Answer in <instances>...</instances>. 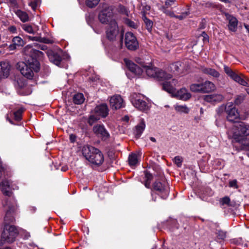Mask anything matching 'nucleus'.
Instances as JSON below:
<instances>
[{
  "label": "nucleus",
  "instance_id": "nucleus-1",
  "mask_svg": "<svg viewBox=\"0 0 249 249\" xmlns=\"http://www.w3.org/2000/svg\"><path fill=\"white\" fill-rule=\"evenodd\" d=\"M24 50L25 53L29 55L31 58L26 62L18 63V68L24 77L32 79L34 76V72H37L40 69L39 63L37 58L42 57L43 53L30 45L26 46Z\"/></svg>",
  "mask_w": 249,
  "mask_h": 249
},
{
  "label": "nucleus",
  "instance_id": "nucleus-2",
  "mask_svg": "<svg viewBox=\"0 0 249 249\" xmlns=\"http://www.w3.org/2000/svg\"><path fill=\"white\" fill-rule=\"evenodd\" d=\"M227 134L228 138L233 139L234 141H242L244 137L249 135V125L241 122L229 130Z\"/></svg>",
  "mask_w": 249,
  "mask_h": 249
},
{
  "label": "nucleus",
  "instance_id": "nucleus-3",
  "mask_svg": "<svg viewBox=\"0 0 249 249\" xmlns=\"http://www.w3.org/2000/svg\"><path fill=\"white\" fill-rule=\"evenodd\" d=\"M18 235V231L16 227L12 225L5 224L3 231L1 236L0 245L4 244L11 243L15 240Z\"/></svg>",
  "mask_w": 249,
  "mask_h": 249
},
{
  "label": "nucleus",
  "instance_id": "nucleus-4",
  "mask_svg": "<svg viewBox=\"0 0 249 249\" xmlns=\"http://www.w3.org/2000/svg\"><path fill=\"white\" fill-rule=\"evenodd\" d=\"M3 206L6 211L4 218V222L5 224L9 225V223H13L15 220L14 215L17 210V204L14 200H6L3 203Z\"/></svg>",
  "mask_w": 249,
  "mask_h": 249
},
{
  "label": "nucleus",
  "instance_id": "nucleus-5",
  "mask_svg": "<svg viewBox=\"0 0 249 249\" xmlns=\"http://www.w3.org/2000/svg\"><path fill=\"white\" fill-rule=\"evenodd\" d=\"M114 7L105 3L103 5V9L99 13L98 19L103 24H108L111 20H115L112 19L113 11Z\"/></svg>",
  "mask_w": 249,
  "mask_h": 249
},
{
  "label": "nucleus",
  "instance_id": "nucleus-6",
  "mask_svg": "<svg viewBox=\"0 0 249 249\" xmlns=\"http://www.w3.org/2000/svg\"><path fill=\"white\" fill-rule=\"evenodd\" d=\"M119 34V29L116 20H111L106 28V38L110 41L116 40Z\"/></svg>",
  "mask_w": 249,
  "mask_h": 249
},
{
  "label": "nucleus",
  "instance_id": "nucleus-7",
  "mask_svg": "<svg viewBox=\"0 0 249 249\" xmlns=\"http://www.w3.org/2000/svg\"><path fill=\"white\" fill-rule=\"evenodd\" d=\"M145 98L143 95L135 93L131 95V101L135 107L140 110L145 111L149 108Z\"/></svg>",
  "mask_w": 249,
  "mask_h": 249
},
{
  "label": "nucleus",
  "instance_id": "nucleus-8",
  "mask_svg": "<svg viewBox=\"0 0 249 249\" xmlns=\"http://www.w3.org/2000/svg\"><path fill=\"white\" fill-rule=\"evenodd\" d=\"M154 191L157 192V194L163 199L167 198L169 192L168 185L165 182L155 181L153 184L152 192ZM151 195L153 196V193H151Z\"/></svg>",
  "mask_w": 249,
  "mask_h": 249
},
{
  "label": "nucleus",
  "instance_id": "nucleus-9",
  "mask_svg": "<svg viewBox=\"0 0 249 249\" xmlns=\"http://www.w3.org/2000/svg\"><path fill=\"white\" fill-rule=\"evenodd\" d=\"M224 108L229 121L234 122L239 118V113L232 102L228 103Z\"/></svg>",
  "mask_w": 249,
  "mask_h": 249
},
{
  "label": "nucleus",
  "instance_id": "nucleus-10",
  "mask_svg": "<svg viewBox=\"0 0 249 249\" xmlns=\"http://www.w3.org/2000/svg\"><path fill=\"white\" fill-rule=\"evenodd\" d=\"M224 71L228 76L230 77L231 79H232L235 82L244 86H248V83L246 80L244 79L240 75H239L236 72L233 71L228 66L226 65H224Z\"/></svg>",
  "mask_w": 249,
  "mask_h": 249
},
{
  "label": "nucleus",
  "instance_id": "nucleus-11",
  "mask_svg": "<svg viewBox=\"0 0 249 249\" xmlns=\"http://www.w3.org/2000/svg\"><path fill=\"white\" fill-rule=\"evenodd\" d=\"M224 71L228 76L230 77L231 79H232L235 82L244 86H248V83L246 80L244 79L240 75H239L236 72L233 71L228 66L226 65H224Z\"/></svg>",
  "mask_w": 249,
  "mask_h": 249
},
{
  "label": "nucleus",
  "instance_id": "nucleus-12",
  "mask_svg": "<svg viewBox=\"0 0 249 249\" xmlns=\"http://www.w3.org/2000/svg\"><path fill=\"white\" fill-rule=\"evenodd\" d=\"M0 188L4 195L10 196L12 194V191L17 189L18 187L11 180L5 179L0 184Z\"/></svg>",
  "mask_w": 249,
  "mask_h": 249
},
{
  "label": "nucleus",
  "instance_id": "nucleus-13",
  "mask_svg": "<svg viewBox=\"0 0 249 249\" xmlns=\"http://www.w3.org/2000/svg\"><path fill=\"white\" fill-rule=\"evenodd\" d=\"M125 44L126 47L130 50H135L138 47V42L136 36L130 32L125 34Z\"/></svg>",
  "mask_w": 249,
  "mask_h": 249
},
{
  "label": "nucleus",
  "instance_id": "nucleus-14",
  "mask_svg": "<svg viewBox=\"0 0 249 249\" xmlns=\"http://www.w3.org/2000/svg\"><path fill=\"white\" fill-rule=\"evenodd\" d=\"M93 132L98 137L106 140L109 137V134L103 124H97L93 126Z\"/></svg>",
  "mask_w": 249,
  "mask_h": 249
},
{
  "label": "nucleus",
  "instance_id": "nucleus-15",
  "mask_svg": "<svg viewBox=\"0 0 249 249\" xmlns=\"http://www.w3.org/2000/svg\"><path fill=\"white\" fill-rule=\"evenodd\" d=\"M110 105L112 108L117 109L124 107V103L120 95H115L110 98Z\"/></svg>",
  "mask_w": 249,
  "mask_h": 249
},
{
  "label": "nucleus",
  "instance_id": "nucleus-16",
  "mask_svg": "<svg viewBox=\"0 0 249 249\" xmlns=\"http://www.w3.org/2000/svg\"><path fill=\"white\" fill-rule=\"evenodd\" d=\"M47 54L51 62L56 65H59L60 64L62 61L60 51L56 52L50 50L47 51Z\"/></svg>",
  "mask_w": 249,
  "mask_h": 249
},
{
  "label": "nucleus",
  "instance_id": "nucleus-17",
  "mask_svg": "<svg viewBox=\"0 0 249 249\" xmlns=\"http://www.w3.org/2000/svg\"><path fill=\"white\" fill-rule=\"evenodd\" d=\"M225 16L226 20L228 22V27L231 32H235L237 29L238 20L237 18L228 13H225Z\"/></svg>",
  "mask_w": 249,
  "mask_h": 249
},
{
  "label": "nucleus",
  "instance_id": "nucleus-18",
  "mask_svg": "<svg viewBox=\"0 0 249 249\" xmlns=\"http://www.w3.org/2000/svg\"><path fill=\"white\" fill-rule=\"evenodd\" d=\"M97 148L89 145H85L83 146L82 149V153L83 155L88 161L90 159L92 156H93L95 152H97Z\"/></svg>",
  "mask_w": 249,
  "mask_h": 249
},
{
  "label": "nucleus",
  "instance_id": "nucleus-19",
  "mask_svg": "<svg viewBox=\"0 0 249 249\" xmlns=\"http://www.w3.org/2000/svg\"><path fill=\"white\" fill-rule=\"evenodd\" d=\"M141 66L144 69L146 75L150 77L156 78L158 68L155 67L152 64H149L148 65H145L144 63L141 64Z\"/></svg>",
  "mask_w": 249,
  "mask_h": 249
},
{
  "label": "nucleus",
  "instance_id": "nucleus-20",
  "mask_svg": "<svg viewBox=\"0 0 249 249\" xmlns=\"http://www.w3.org/2000/svg\"><path fill=\"white\" fill-rule=\"evenodd\" d=\"M97 152L91 156V159H90L89 161L95 165H100L104 160V157L102 152L98 149Z\"/></svg>",
  "mask_w": 249,
  "mask_h": 249
},
{
  "label": "nucleus",
  "instance_id": "nucleus-21",
  "mask_svg": "<svg viewBox=\"0 0 249 249\" xmlns=\"http://www.w3.org/2000/svg\"><path fill=\"white\" fill-rule=\"evenodd\" d=\"M127 68L136 75H141L143 72L142 69L140 67L129 60H124Z\"/></svg>",
  "mask_w": 249,
  "mask_h": 249
},
{
  "label": "nucleus",
  "instance_id": "nucleus-22",
  "mask_svg": "<svg viewBox=\"0 0 249 249\" xmlns=\"http://www.w3.org/2000/svg\"><path fill=\"white\" fill-rule=\"evenodd\" d=\"M94 111L97 116H99L100 118H105L108 115V109L107 105L103 104L96 107Z\"/></svg>",
  "mask_w": 249,
  "mask_h": 249
},
{
  "label": "nucleus",
  "instance_id": "nucleus-23",
  "mask_svg": "<svg viewBox=\"0 0 249 249\" xmlns=\"http://www.w3.org/2000/svg\"><path fill=\"white\" fill-rule=\"evenodd\" d=\"M199 69L203 73L212 76L213 78H219L220 75V73L218 71L211 68L201 66Z\"/></svg>",
  "mask_w": 249,
  "mask_h": 249
},
{
  "label": "nucleus",
  "instance_id": "nucleus-24",
  "mask_svg": "<svg viewBox=\"0 0 249 249\" xmlns=\"http://www.w3.org/2000/svg\"><path fill=\"white\" fill-rule=\"evenodd\" d=\"M232 142L235 144L238 143L240 145L239 147H238V146L234 145L238 151L249 150V140L246 137H244L242 141H234L233 139H232Z\"/></svg>",
  "mask_w": 249,
  "mask_h": 249
},
{
  "label": "nucleus",
  "instance_id": "nucleus-25",
  "mask_svg": "<svg viewBox=\"0 0 249 249\" xmlns=\"http://www.w3.org/2000/svg\"><path fill=\"white\" fill-rule=\"evenodd\" d=\"M10 66L8 62H0V76L7 77L9 74Z\"/></svg>",
  "mask_w": 249,
  "mask_h": 249
},
{
  "label": "nucleus",
  "instance_id": "nucleus-26",
  "mask_svg": "<svg viewBox=\"0 0 249 249\" xmlns=\"http://www.w3.org/2000/svg\"><path fill=\"white\" fill-rule=\"evenodd\" d=\"M172 97L176 98L177 99L183 100H187V89L186 88H183L180 89L179 90L176 91L175 89L174 93L172 94Z\"/></svg>",
  "mask_w": 249,
  "mask_h": 249
},
{
  "label": "nucleus",
  "instance_id": "nucleus-27",
  "mask_svg": "<svg viewBox=\"0 0 249 249\" xmlns=\"http://www.w3.org/2000/svg\"><path fill=\"white\" fill-rule=\"evenodd\" d=\"M172 77V74L167 73L165 71L159 68L155 79H157L159 81H164L170 79Z\"/></svg>",
  "mask_w": 249,
  "mask_h": 249
},
{
  "label": "nucleus",
  "instance_id": "nucleus-28",
  "mask_svg": "<svg viewBox=\"0 0 249 249\" xmlns=\"http://www.w3.org/2000/svg\"><path fill=\"white\" fill-rule=\"evenodd\" d=\"M202 92H209L215 89V86L213 83L206 81L201 83Z\"/></svg>",
  "mask_w": 249,
  "mask_h": 249
},
{
  "label": "nucleus",
  "instance_id": "nucleus-29",
  "mask_svg": "<svg viewBox=\"0 0 249 249\" xmlns=\"http://www.w3.org/2000/svg\"><path fill=\"white\" fill-rule=\"evenodd\" d=\"M145 128V124L144 120L141 119L139 124L135 127V134L139 138Z\"/></svg>",
  "mask_w": 249,
  "mask_h": 249
},
{
  "label": "nucleus",
  "instance_id": "nucleus-30",
  "mask_svg": "<svg viewBox=\"0 0 249 249\" xmlns=\"http://www.w3.org/2000/svg\"><path fill=\"white\" fill-rule=\"evenodd\" d=\"M162 89L172 95L174 93L175 88L171 84V82L166 81L162 84Z\"/></svg>",
  "mask_w": 249,
  "mask_h": 249
},
{
  "label": "nucleus",
  "instance_id": "nucleus-31",
  "mask_svg": "<svg viewBox=\"0 0 249 249\" xmlns=\"http://www.w3.org/2000/svg\"><path fill=\"white\" fill-rule=\"evenodd\" d=\"M128 160L130 166H136L138 162V154L133 153H131L129 156Z\"/></svg>",
  "mask_w": 249,
  "mask_h": 249
},
{
  "label": "nucleus",
  "instance_id": "nucleus-32",
  "mask_svg": "<svg viewBox=\"0 0 249 249\" xmlns=\"http://www.w3.org/2000/svg\"><path fill=\"white\" fill-rule=\"evenodd\" d=\"M15 14L21 21L25 22L29 20V16L26 12L22 11L21 10H17L15 11Z\"/></svg>",
  "mask_w": 249,
  "mask_h": 249
},
{
  "label": "nucleus",
  "instance_id": "nucleus-33",
  "mask_svg": "<svg viewBox=\"0 0 249 249\" xmlns=\"http://www.w3.org/2000/svg\"><path fill=\"white\" fill-rule=\"evenodd\" d=\"M144 173L145 178L144 185L147 188H150L151 181L153 179V176L147 171H144Z\"/></svg>",
  "mask_w": 249,
  "mask_h": 249
},
{
  "label": "nucleus",
  "instance_id": "nucleus-34",
  "mask_svg": "<svg viewBox=\"0 0 249 249\" xmlns=\"http://www.w3.org/2000/svg\"><path fill=\"white\" fill-rule=\"evenodd\" d=\"M84 97L83 94L80 93H78L75 94L73 97V102L75 104L79 105L83 103L84 101Z\"/></svg>",
  "mask_w": 249,
  "mask_h": 249
},
{
  "label": "nucleus",
  "instance_id": "nucleus-35",
  "mask_svg": "<svg viewBox=\"0 0 249 249\" xmlns=\"http://www.w3.org/2000/svg\"><path fill=\"white\" fill-rule=\"evenodd\" d=\"M245 95L244 94L236 95L234 99L235 105L239 106L242 104L245 99Z\"/></svg>",
  "mask_w": 249,
  "mask_h": 249
},
{
  "label": "nucleus",
  "instance_id": "nucleus-36",
  "mask_svg": "<svg viewBox=\"0 0 249 249\" xmlns=\"http://www.w3.org/2000/svg\"><path fill=\"white\" fill-rule=\"evenodd\" d=\"M12 43L17 46H23L24 43L23 40L18 36H15L12 39Z\"/></svg>",
  "mask_w": 249,
  "mask_h": 249
},
{
  "label": "nucleus",
  "instance_id": "nucleus-37",
  "mask_svg": "<svg viewBox=\"0 0 249 249\" xmlns=\"http://www.w3.org/2000/svg\"><path fill=\"white\" fill-rule=\"evenodd\" d=\"M23 108H20L14 113L15 119L17 121H20L22 119V115L24 112Z\"/></svg>",
  "mask_w": 249,
  "mask_h": 249
},
{
  "label": "nucleus",
  "instance_id": "nucleus-38",
  "mask_svg": "<svg viewBox=\"0 0 249 249\" xmlns=\"http://www.w3.org/2000/svg\"><path fill=\"white\" fill-rule=\"evenodd\" d=\"M220 204L222 205H226L228 206H232L231 199L228 196H225L220 199Z\"/></svg>",
  "mask_w": 249,
  "mask_h": 249
},
{
  "label": "nucleus",
  "instance_id": "nucleus-39",
  "mask_svg": "<svg viewBox=\"0 0 249 249\" xmlns=\"http://www.w3.org/2000/svg\"><path fill=\"white\" fill-rule=\"evenodd\" d=\"M174 108L176 111L178 113L187 112V107L185 105L182 106L177 104L174 106Z\"/></svg>",
  "mask_w": 249,
  "mask_h": 249
},
{
  "label": "nucleus",
  "instance_id": "nucleus-40",
  "mask_svg": "<svg viewBox=\"0 0 249 249\" xmlns=\"http://www.w3.org/2000/svg\"><path fill=\"white\" fill-rule=\"evenodd\" d=\"M181 64L180 62H176L170 65V69L173 71L178 72L180 70Z\"/></svg>",
  "mask_w": 249,
  "mask_h": 249
},
{
  "label": "nucleus",
  "instance_id": "nucleus-41",
  "mask_svg": "<svg viewBox=\"0 0 249 249\" xmlns=\"http://www.w3.org/2000/svg\"><path fill=\"white\" fill-rule=\"evenodd\" d=\"M190 89L194 92H201V84H194L190 86Z\"/></svg>",
  "mask_w": 249,
  "mask_h": 249
},
{
  "label": "nucleus",
  "instance_id": "nucleus-42",
  "mask_svg": "<svg viewBox=\"0 0 249 249\" xmlns=\"http://www.w3.org/2000/svg\"><path fill=\"white\" fill-rule=\"evenodd\" d=\"M100 119V117L97 116L95 113V114L91 115L89 117L88 123L90 125H92L95 122L99 120Z\"/></svg>",
  "mask_w": 249,
  "mask_h": 249
},
{
  "label": "nucleus",
  "instance_id": "nucleus-43",
  "mask_svg": "<svg viewBox=\"0 0 249 249\" xmlns=\"http://www.w3.org/2000/svg\"><path fill=\"white\" fill-rule=\"evenodd\" d=\"M100 0H86V3L87 6L89 8H93L96 6L99 2Z\"/></svg>",
  "mask_w": 249,
  "mask_h": 249
},
{
  "label": "nucleus",
  "instance_id": "nucleus-44",
  "mask_svg": "<svg viewBox=\"0 0 249 249\" xmlns=\"http://www.w3.org/2000/svg\"><path fill=\"white\" fill-rule=\"evenodd\" d=\"M216 234L217 237L219 239L224 240L226 237V232L222 230H217Z\"/></svg>",
  "mask_w": 249,
  "mask_h": 249
},
{
  "label": "nucleus",
  "instance_id": "nucleus-45",
  "mask_svg": "<svg viewBox=\"0 0 249 249\" xmlns=\"http://www.w3.org/2000/svg\"><path fill=\"white\" fill-rule=\"evenodd\" d=\"M144 21L146 25V29L148 31H150L153 26V22L146 18H144Z\"/></svg>",
  "mask_w": 249,
  "mask_h": 249
},
{
  "label": "nucleus",
  "instance_id": "nucleus-46",
  "mask_svg": "<svg viewBox=\"0 0 249 249\" xmlns=\"http://www.w3.org/2000/svg\"><path fill=\"white\" fill-rule=\"evenodd\" d=\"M22 28L25 31L29 34L34 33V30L33 29L32 26L29 24H24L23 25H22Z\"/></svg>",
  "mask_w": 249,
  "mask_h": 249
},
{
  "label": "nucleus",
  "instance_id": "nucleus-47",
  "mask_svg": "<svg viewBox=\"0 0 249 249\" xmlns=\"http://www.w3.org/2000/svg\"><path fill=\"white\" fill-rule=\"evenodd\" d=\"M223 98L221 94H213V103L220 102L223 100Z\"/></svg>",
  "mask_w": 249,
  "mask_h": 249
},
{
  "label": "nucleus",
  "instance_id": "nucleus-48",
  "mask_svg": "<svg viewBox=\"0 0 249 249\" xmlns=\"http://www.w3.org/2000/svg\"><path fill=\"white\" fill-rule=\"evenodd\" d=\"M162 11L166 15H168L171 17H175V15L174 14V12L172 11L168 10V8H166L165 7H162Z\"/></svg>",
  "mask_w": 249,
  "mask_h": 249
},
{
  "label": "nucleus",
  "instance_id": "nucleus-49",
  "mask_svg": "<svg viewBox=\"0 0 249 249\" xmlns=\"http://www.w3.org/2000/svg\"><path fill=\"white\" fill-rule=\"evenodd\" d=\"M203 99L207 102L213 103V94L205 95Z\"/></svg>",
  "mask_w": 249,
  "mask_h": 249
},
{
  "label": "nucleus",
  "instance_id": "nucleus-50",
  "mask_svg": "<svg viewBox=\"0 0 249 249\" xmlns=\"http://www.w3.org/2000/svg\"><path fill=\"white\" fill-rule=\"evenodd\" d=\"M35 38H36L35 37H33L34 39L33 40H37L40 42L47 43V44H50V43H52V41L50 39L45 38V37H39L37 39H35Z\"/></svg>",
  "mask_w": 249,
  "mask_h": 249
},
{
  "label": "nucleus",
  "instance_id": "nucleus-51",
  "mask_svg": "<svg viewBox=\"0 0 249 249\" xmlns=\"http://www.w3.org/2000/svg\"><path fill=\"white\" fill-rule=\"evenodd\" d=\"M174 162L178 167H180L182 165V159L179 156H176L174 158Z\"/></svg>",
  "mask_w": 249,
  "mask_h": 249
},
{
  "label": "nucleus",
  "instance_id": "nucleus-52",
  "mask_svg": "<svg viewBox=\"0 0 249 249\" xmlns=\"http://www.w3.org/2000/svg\"><path fill=\"white\" fill-rule=\"evenodd\" d=\"M125 22L126 24L130 27H132L134 29L137 28V25L135 24V23L129 19H126L125 21Z\"/></svg>",
  "mask_w": 249,
  "mask_h": 249
},
{
  "label": "nucleus",
  "instance_id": "nucleus-53",
  "mask_svg": "<svg viewBox=\"0 0 249 249\" xmlns=\"http://www.w3.org/2000/svg\"><path fill=\"white\" fill-rule=\"evenodd\" d=\"M34 46L37 49L42 50H46L47 49V46L45 45H41L37 43H34Z\"/></svg>",
  "mask_w": 249,
  "mask_h": 249
},
{
  "label": "nucleus",
  "instance_id": "nucleus-54",
  "mask_svg": "<svg viewBox=\"0 0 249 249\" xmlns=\"http://www.w3.org/2000/svg\"><path fill=\"white\" fill-rule=\"evenodd\" d=\"M229 187H233L236 189L238 188V186L237 185V181L236 179H234L233 180L230 181L229 182Z\"/></svg>",
  "mask_w": 249,
  "mask_h": 249
},
{
  "label": "nucleus",
  "instance_id": "nucleus-55",
  "mask_svg": "<svg viewBox=\"0 0 249 249\" xmlns=\"http://www.w3.org/2000/svg\"><path fill=\"white\" fill-rule=\"evenodd\" d=\"M175 2V0H167L165 2V6L163 7L168 8L169 7L173 5Z\"/></svg>",
  "mask_w": 249,
  "mask_h": 249
},
{
  "label": "nucleus",
  "instance_id": "nucleus-56",
  "mask_svg": "<svg viewBox=\"0 0 249 249\" xmlns=\"http://www.w3.org/2000/svg\"><path fill=\"white\" fill-rule=\"evenodd\" d=\"M36 208L34 206H30L29 208L28 211L30 213H33L36 212Z\"/></svg>",
  "mask_w": 249,
  "mask_h": 249
},
{
  "label": "nucleus",
  "instance_id": "nucleus-57",
  "mask_svg": "<svg viewBox=\"0 0 249 249\" xmlns=\"http://www.w3.org/2000/svg\"><path fill=\"white\" fill-rule=\"evenodd\" d=\"M76 137L74 134H71L70 135V140L71 142H74L76 141Z\"/></svg>",
  "mask_w": 249,
  "mask_h": 249
},
{
  "label": "nucleus",
  "instance_id": "nucleus-58",
  "mask_svg": "<svg viewBox=\"0 0 249 249\" xmlns=\"http://www.w3.org/2000/svg\"><path fill=\"white\" fill-rule=\"evenodd\" d=\"M17 46L16 45H15L14 43H12V44H10L8 48L9 51H14L17 49Z\"/></svg>",
  "mask_w": 249,
  "mask_h": 249
},
{
  "label": "nucleus",
  "instance_id": "nucleus-59",
  "mask_svg": "<svg viewBox=\"0 0 249 249\" xmlns=\"http://www.w3.org/2000/svg\"><path fill=\"white\" fill-rule=\"evenodd\" d=\"M8 30H9L10 32H11V33H15V32H16V31H17V28H16V27L15 26H10V27H9L8 28Z\"/></svg>",
  "mask_w": 249,
  "mask_h": 249
},
{
  "label": "nucleus",
  "instance_id": "nucleus-60",
  "mask_svg": "<svg viewBox=\"0 0 249 249\" xmlns=\"http://www.w3.org/2000/svg\"><path fill=\"white\" fill-rule=\"evenodd\" d=\"M171 83V84L173 85V87L175 88V87H177V86H178V81L175 79H173L171 81H170Z\"/></svg>",
  "mask_w": 249,
  "mask_h": 249
},
{
  "label": "nucleus",
  "instance_id": "nucleus-61",
  "mask_svg": "<svg viewBox=\"0 0 249 249\" xmlns=\"http://www.w3.org/2000/svg\"><path fill=\"white\" fill-rule=\"evenodd\" d=\"M150 6H149V5H145V6H143V9L142 10L145 12V11H149L150 10Z\"/></svg>",
  "mask_w": 249,
  "mask_h": 249
},
{
  "label": "nucleus",
  "instance_id": "nucleus-62",
  "mask_svg": "<svg viewBox=\"0 0 249 249\" xmlns=\"http://www.w3.org/2000/svg\"><path fill=\"white\" fill-rule=\"evenodd\" d=\"M3 171L4 168L2 167L1 163H0V178L2 176Z\"/></svg>",
  "mask_w": 249,
  "mask_h": 249
},
{
  "label": "nucleus",
  "instance_id": "nucleus-63",
  "mask_svg": "<svg viewBox=\"0 0 249 249\" xmlns=\"http://www.w3.org/2000/svg\"><path fill=\"white\" fill-rule=\"evenodd\" d=\"M10 2L13 5H17V1L16 0H9Z\"/></svg>",
  "mask_w": 249,
  "mask_h": 249
},
{
  "label": "nucleus",
  "instance_id": "nucleus-64",
  "mask_svg": "<svg viewBox=\"0 0 249 249\" xmlns=\"http://www.w3.org/2000/svg\"><path fill=\"white\" fill-rule=\"evenodd\" d=\"M175 17L177 18H178L179 20H182L184 18V17H183L182 15H180V16H176L175 15Z\"/></svg>",
  "mask_w": 249,
  "mask_h": 249
}]
</instances>
